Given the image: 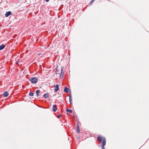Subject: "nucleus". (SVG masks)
Segmentation results:
<instances>
[{
	"instance_id": "423d86ee",
	"label": "nucleus",
	"mask_w": 149,
	"mask_h": 149,
	"mask_svg": "<svg viewBox=\"0 0 149 149\" xmlns=\"http://www.w3.org/2000/svg\"><path fill=\"white\" fill-rule=\"evenodd\" d=\"M11 14V12L10 11H9L6 13L5 14V16L6 17H7Z\"/></svg>"
},
{
	"instance_id": "a211bd4d",
	"label": "nucleus",
	"mask_w": 149,
	"mask_h": 149,
	"mask_svg": "<svg viewBox=\"0 0 149 149\" xmlns=\"http://www.w3.org/2000/svg\"><path fill=\"white\" fill-rule=\"evenodd\" d=\"M44 0L46 1L47 2H48L49 1V0Z\"/></svg>"
},
{
	"instance_id": "f03ea898",
	"label": "nucleus",
	"mask_w": 149,
	"mask_h": 149,
	"mask_svg": "<svg viewBox=\"0 0 149 149\" xmlns=\"http://www.w3.org/2000/svg\"><path fill=\"white\" fill-rule=\"evenodd\" d=\"M29 80L33 84H36L38 82V79L35 77H33L31 79L29 78Z\"/></svg>"
},
{
	"instance_id": "9b49d317",
	"label": "nucleus",
	"mask_w": 149,
	"mask_h": 149,
	"mask_svg": "<svg viewBox=\"0 0 149 149\" xmlns=\"http://www.w3.org/2000/svg\"><path fill=\"white\" fill-rule=\"evenodd\" d=\"M69 102L71 104H72V97L71 95H69Z\"/></svg>"
},
{
	"instance_id": "aec40b11",
	"label": "nucleus",
	"mask_w": 149,
	"mask_h": 149,
	"mask_svg": "<svg viewBox=\"0 0 149 149\" xmlns=\"http://www.w3.org/2000/svg\"><path fill=\"white\" fill-rule=\"evenodd\" d=\"M67 114L68 115L69 114L68 113H67Z\"/></svg>"
},
{
	"instance_id": "7ed1b4c3",
	"label": "nucleus",
	"mask_w": 149,
	"mask_h": 149,
	"mask_svg": "<svg viewBox=\"0 0 149 149\" xmlns=\"http://www.w3.org/2000/svg\"><path fill=\"white\" fill-rule=\"evenodd\" d=\"M54 87L56 88L54 90V92H56L59 89L58 85L57 84L56 85H54Z\"/></svg>"
},
{
	"instance_id": "0eeeda50",
	"label": "nucleus",
	"mask_w": 149,
	"mask_h": 149,
	"mask_svg": "<svg viewBox=\"0 0 149 149\" xmlns=\"http://www.w3.org/2000/svg\"><path fill=\"white\" fill-rule=\"evenodd\" d=\"M69 89L67 87V86H65V88L64 90V91L66 93H68L69 92Z\"/></svg>"
},
{
	"instance_id": "f257e3e1",
	"label": "nucleus",
	"mask_w": 149,
	"mask_h": 149,
	"mask_svg": "<svg viewBox=\"0 0 149 149\" xmlns=\"http://www.w3.org/2000/svg\"><path fill=\"white\" fill-rule=\"evenodd\" d=\"M103 139L102 142V149H104V146L106 144V140L105 138L104 137H102V136H99L97 137V140L99 141L100 143H101L102 141V139Z\"/></svg>"
},
{
	"instance_id": "39448f33",
	"label": "nucleus",
	"mask_w": 149,
	"mask_h": 149,
	"mask_svg": "<svg viewBox=\"0 0 149 149\" xmlns=\"http://www.w3.org/2000/svg\"><path fill=\"white\" fill-rule=\"evenodd\" d=\"M53 111L54 112H55L57 110L56 105V104H54L52 107Z\"/></svg>"
},
{
	"instance_id": "20e7f679",
	"label": "nucleus",
	"mask_w": 149,
	"mask_h": 149,
	"mask_svg": "<svg viewBox=\"0 0 149 149\" xmlns=\"http://www.w3.org/2000/svg\"><path fill=\"white\" fill-rule=\"evenodd\" d=\"M61 73L60 74H61L60 76L61 77V76L62 78L63 77L64 74V72H63V67H61Z\"/></svg>"
},
{
	"instance_id": "ddd939ff",
	"label": "nucleus",
	"mask_w": 149,
	"mask_h": 149,
	"mask_svg": "<svg viewBox=\"0 0 149 149\" xmlns=\"http://www.w3.org/2000/svg\"><path fill=\"white\" fill-rule=\"evenodd\" d=\"M34 93L32 92H30L29 94V96L30 97L33 96L34 95Z\"/></svg>"
},
{
	"instance_id": "f3484780",
	"label": "nucleus",
	"mask_w": 149,
	"mask_h": 149,
	"mask_svg": "<svg viewBox=\"0 0 149 149\" xmlns=\"http://www.w3.org/2000/svg\"><path fill=\"white\" fill-rule=\"evenodd\" d=\"M94 0H92L91 1L90 3H93L94 2Z\"/></svg>"
},
{
	"instance_id": "1a4fd4ad",
	"label": "nucleus",
	"mask_w": 149,
	"mask_h": 149,
	"mask_svg": "<svg viewBox=\"0 0 149 149\" xmlns=\"http://www.w3.org/2000/svg\"><path fill=\"white\" fill-rule=\"evenodd\" d=\"M6 45H5L3 44L0 46V50L3 49L5 47Z\"/></svg>"
},
{
	"instance_id": "6e6552de",
	"label": "nucleus",
	"mask_w": 149,
	"mask_h": 149,
	"mask_svg": "<svg viewBox=\"0 0 149 149\" xmlns=\"http://www.w3.org/2000/svg\"><path fill=\"white\" fill-rule=\"evenodd\" d=\"M8 93L6 91L3 93V96L4 97H6L8 95Z\"/></svg>"
},
{
	"instance_id": "2eb2a0df",
	"label": "nucleus",
	"mask_w": 149,
	"mask_h": 149,
	"mask_svg": "<svg viewBox=\"0 0 149 149\" xmlns=\"http://www.w3.org/2000/svg\"><path fill=\"white\" fill-rule=\"evenodd\" d=\"M77 132L78 133H79L80 132L79 130V128H78L77 130Z\"/></svg>"
},
{
	"instance_id": "dca6fc26",
	"label": "nucleus",
	"mask_w": 149,
	"mask_h": 149,
	"mask_svg": "<svg viewBox=\"0 0 149 149\" xmlns=\"http://www.w3.org/2000/svg\"><path fill=\"white\" fill-rule=\"evenodd\" d=\"M61 114H60L59 115H58V116H57V118H60L61 117Z\"/></svg>"
},
{
	"instance_id": "9d476101",
	"label": "nucleus",
	"mask_w": 149,
	"mask_h": 149,
	"mask_svg": "<svg viewBox=\"0 0 149 149\" xmlns=\"http://www.w3.org/2000/svg\"><path fill=\"white\" fill-rule=\"evenodd\" d=\"M49 96V94L48 93L45 94L43 95V97L45 98H47Z\"/></svg>"
},
{
	"instance_id": "4468645a",
	"label": "nucleus",
	"mask_w": 149,
	"mask_h": 149,
	"mask_svg": "<svg viewBox=\"0 0 149 149\" xmlns=\"http://www.w3.org/2000/svg\"><path fill=\"white\" fill-rule=\"evenodd\" d=\"M66 111H67V112H68L69 111L70 113H72V110H70L68 108H67L66 109Z\"/></svg>"
},
{
	"instance_id": "f8f14e48",
	"label": "nucleus",
	"mask_w": 149,
	"mask_h": 149,
	"mask_svg": "<svg viewBox=\"0 0 149 149\" xmlns=\"http://www.w3.org/2000/svg\"><path fill=\"white\" fill-rule=\"evenodd\" d=\"M36 96L37 97L39 95V94L40 93V91L38 90H36Z\"/></svg>"
},
{
	"instance_id": "6ab92c4d",
	"label": "nucleus",
	"mask_w": 149,
	"mask_h": 149,
	"mask_svg": "<svg viewBox=\"0 0 149 149\" xmlns=\"http://www.w3.org/2000/svg\"><path fill=\"white\" fill-rule=\"evenodd\" d=\"M77 128H79V125H78V124H77Z\"/></svg>"
}]
</instances>
